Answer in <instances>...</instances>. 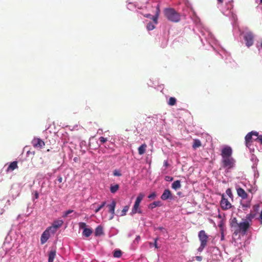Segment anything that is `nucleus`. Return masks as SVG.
Returning a JSON list of instances; mask_svg holds the SVG:
<instances>
[{"mask_svg":"<svg viewBox=\"0 0 262 262\" xmlns=\"http://www.w3.org/2000/svg\"><path fill=\"white\" fill-rule=\"evenodd\" d=\"M177 100L174 97H170L167 103L170 106H173L176 103Z\"/></svg>","mask_w":262,"mask_h":262,"instance_id":"28","label":"nucleus"},{"mask_svg":"<svg viewBox=\"0 0 262 262\" xmlns=\"http://www.w3.org/2000/svg\"><path fill=\"white\" fill-rule=\"evenodd\" d=\"M63 223V222L62 220L55 221L53 222L52 226L48 227L49 229H50L51 232L54 234L56 232L57 229L62 226Z\"/></svg>","mask_w":262,"mask_h":262,"instance_id":"10","label":"nucleus"},{"mask_svg":"<svg viewBox=\"0 0 262 262\" xmlns=\"http://www.w3.org/2000/svg\"><path fill=\"white\" fill-rule=\"evenodd\" d=\"M144 196V194L142 193H140L138 196H137L136 201L135 202L134 207L132 210L131 213L132 214H135L136 213H140L141 211L139 208L140 204L141 202V201L143 200V198Z\"/></svg>","mask_w":262,"mask_h":262,"instance_id":"6","label":"nucleus"},{"mask_svg":"<svg viewBox=\"0 0 262 262\" xmlns=\"http://www.w3.org/2000/svg\"><path fill=\"white\" fill-rule=\"evenodd\" d=\"M146 148L147 145L146 144H142L138 149L139 154L140 155H143L146 151Z\"/></svg>","mask_w":262,"mask_h":262,"instance_id":"21","label":"nucleus"},{"mask_svg":"<svg viewBox=\"0 0 262 262\" xmlns=\"http://www.w3.org/2000/svg\"><path fill=\"white\" fill-rule=\"evenodd\" d=\"M197 28L201 33L200 38L204 45H205L204 40H205L207 42H208L213 50L216 51L222 58H224L223 55L227 56L228 54L222 47H217V41L215 39L207 28L205 27L202 24L198 25Z\"/></svg>","mask_w":262,"mask_h":262,"instance_id":"1","label":"nucleus"},{"mask_svg":"<svg viewBox=\"0 0 262 262\" xmlns=\"http://www.w3.org/2000/svg\"><path fill=\"white\" fill-rule=\"evenodd\" d=\"M220 204L223 210H228L232 207L231 203L229 202L228 199L225 198L224 196L222 198Z\"/></svg>","mask_w":262,"mask_h":262,"instance_id":"12","label":"nucleus"},{"mask_svg":"<svg viewBox=\"0 0 262 262\" xmlns=\"http://www.w3.org/2000/svg\"><path fill=\"white\" fill-rule=\"evenodd\" d=\"M253 210L255 212V215L259 213V219L260 223L262 224V203H259L253 206Z\"/></svg>","mask_w":262,"mask_h":262,"instance_id":"15","label":"nucleus"},{"mask_svg":"<svg viewBox=\"0 0 262 262\" xmlns=\"http://www.w3.org/2000/svg\"><path fill=\"white\" fill-rule=\"evenodd\" d=\"M165 15L171 21L177 23L180 20V14L173 8H165Z\"/></svg>","mask_w":262,"mask_h":262,"instance_id":"3","label":"nucleus"},{"mask_svg":"<svg viewBox=\"0 0 262 262\" xmlns=\"http://www.w3.org/2000/svg\"><path fill=\"white\" fill-rule=\"evenodd\" d=\"M160 205H161V202L160 201H156V202H154L151 203L149 205V208H151V209H153V208H155L156 207L159 206Z\"/></svg>","mask_w":262,"mask_h":262,"instance_id":"29","label":"nucleus"},{"mask_svg":"<svg viewBox=\"0 0 262 262\" xmlns=\"http://www.w3.org/2000/svg\"><path fill=\"white\" fill-rule=\"evenodd\" d=\"M119 188V186L118 184H115L114 185H111L110 187V191L112 193H115Z\"/></svg>","mask_w":262,"mask_h":262,"instance_id":"27","label":"nucleus"},{"mask_svg":"<svg viewBox=\"0 0 262 262\" xmlns=\"http://www.w3.org/2000/svg\"><path fill=\"white\" fill-rule=\"evenodd\" d=\"M79 227L80 229H83L84 230V229H86V225L85 223L83 222H80L79 223Z\"/></svg>","mask_w":262,"mask_h":262,"instance_id":"34","label":"nucleus"},{"mask_svg":"<svg viewBox=\"0 0 262 262\" xmlns=\"http://www.w3.org/2000/svg\"><path fill=\"white\" fill-rule=\"evenodd\" d=\"M226 194L230 198L232 196V192L230 189L228 188L226 191Z\"/></svg>","mask_w":262,"mask_h":262,"instance_id":"38","label":"nucleus"},{"mask_svg":"<svg viewBox=\"0 0 262 262\" xmlns=\"http://www.w3.org/2000/svg\"><path fill=\"white\" fill-rule=\"evenodd\" d=\"M255 138V136H252V138Z\"/></svg>","mask_w":262,"mask_h":262,"instance_id":"58","label":"nucleus"},{"mask_svg":"<svg viewBox=\"0 0 262 262\" xmlns=\"http://www.w3.org/2000/svg\"><path fill=\"white\" fill-rule=\"evenodd\" d=\"M222 12L224 15L230 18L233 28H234L235 27V24L234 23H235L237 20V16L234 13L233 5L232 1H229L228 3H226L225 6L222 8Z\"/></svg>","mask_w":262,"mask_h":262,"instance_id":"2","label":"nucleus"},{"mask_svg":"<svg viewBox=\"0 0 262 262\" xmlns=\"http://www.w3.org/2000/svg\"><path fill=\"white\" fill-rule=\"evenodd\" d=\"M258 138V133L255 131H252L245 136L246 145L247 147L250 145L251 140L257 141Z\"/></svg>","mask_w":262,"mask_h":262,"instance_id":"7","label":"nucleus"},{"mask_svg":"<svg viewBox=\"0 0 262 262\" xmlns=\"http://www.w3.org/2000/svg\"><path fill=\"white\" fill-rule=\"evenodd\" d=\"M249 226V221L247 220L241 222L239 224L237 223V228L235 230L234 233L237 234L239 233H241L242 235H245Z\"/></svg>","mask_w":262,"mask_h":262,"instance_id":"4","label":"nucleus"},{"mask_svg":"<svg viewBox=\"0 0 262 262\" xmlns=\"http://www.w3.org/2000/svg\"><path fill=\"white\" fill-rule=\"evenodd\" d=\"M156 197V193L155 192H152L150 195H148V198L149 199H154Z\"/></svg>","mask_w":262,"mask_h":262,"instance_id":"39","label":"nucleus"},{"mask_svg":"<svg viewBox=\"0 0 262 262\" xmlns=\"http://www.w3.org/2000/svg\"><path fill=\"white\" fill-rule=\"evenodd\" d=\"M95 205H96V204H93L91 206L93 207H94Z\"/></svg>","mask_w":262,"mask_h":262,"instance_id":"55","label":"nucleus"},{"mask_svg":"<svg viewBox=\"0 0 262 262\" xmlns=\"http://www.w3.org/2000/svg\"><path fill=\"white\" fill-rule=\"evenodd\" d=\"M106 204V202H103L95 210V213L98 212Z\"/></svg>","mask_w":262,"mask_h":262,"instance_id":"33","label":"nucleus"},{"mask_svg":"<svg viewBox=\"0 0 262 262\" xmlns=\"http://www.w3.org/2000/svg\"><path fill=\"white\" fill-rule=\"evenodd\" d=\"M56 255V251L55 250H51L49 253L48 262H53Z\"/></svg>","mask_w":262,"mask_h":262,"instance_id":"20","label":"nucleus"},{"mask_svg":"<svg viewBox=\"0 0 262 262\" xmlns=\"http://www.w3.org/2000/svg\"><path fill=\"white\" fill-rule=\"evenodd\" d=\"M164 164H165V167L167 166V162L165 161Z\"/></svg>","mask_w":262,"mask_h":262,"instance_id":"53","label":"nucleus"},{"mask_svg":"<svg viewBox=\"0 0 262 262\" xmlns=\"http://www.w3.org/2000/svg\"><path fill=\"white\" fill-rule=\"evenodd\" d=\"M17 168H18L17 162L13 161L10 164V165H9V166L8 167V168L6 170V171L7 172L12 171Z\"/></svg>","mask_w":262,"mask_h":262,"instance_id":"18","label":"nucleus"},{"mask_svg":"<svg viewBox=\"0 0 262 262\" xmlns=\"http://www.w3.org/2000/svg\"><path fill=\"white\" fill-rule=\"evenodd\" d=\"M219 227L220 228L221 231H223V225H222V223L221 222L220 224L219 225Z\"/></svg>","mask_w":262,"mask_h":262,"instance_id":"48","label":"nucleus"},{"mask_svg":"<svg viewBox=\"0 0 262 262\" xmlns=\"http://www.w3.org/2000/svg\"><path fill=\"white\" fill-rule=\"evenodd\" d=\"M243 207H247V208H248V207H250V203H247V204H245V205L243 204Z\"/></svg>","mask_w":262,"mask_h":262,"instance_id":"47","label":"nucleus"},{"mask_svg":"<svg viewBox=\"0 0 262 262\" xmlns=\"http://www.w3.org/2000/svg\"><path fill=\"white\" fill-rule=\"evenodd\" d=\"M237 194L242 199H246L247 197V194L245 191L242 188H238L236 189Z\"/></svg>","mask_w":262,"mask_h":262,"instance_id":"19","label":"nucleus"},{"mask_svg":"<svg viewBox=\"0 0 262 262\" xmlns=\"http://www.w3.org/2000/svg\"><path fill=\"white\" fill-rule=\"evenodd\" d=\"M244 38L246 41V45L247 47L251 46L253 43L254 36L252 32H248L244 35Z\"/></svg>","mask_w":262,"mask_h":262,"instance_id":"9","label":"nucleus"},{"mask_svg":"<svg viewBox=\"0 0 262 262\" xmlns=\"http://www.w3.org/2000/svg\"><path fill=\"white\" fill-rule=\"evenodd\" d=\"M201 146V143L200 140L195 139L193 140V142L192 144V147L194 149H196Z\"/></svg>","mask_w":262,"mask_h":262,"instance_id":"26","label":"nucleus"},{"mask_svg":"<svg viewBox=\"0 0 262 262\" xmlns=\"http://www.w3.org/2000/svg\"><path fill=\"white\" fill-rule=\"evenodd\" d=\"M161 198L162 199L164 200V193L161 195Z\"/></svg>","mask_w":262,"mask_h":262,"instance_id":"52","label":"nucleus"},{"mask_svg":"<svg viewBox=\"0 0 262 262\" xmlns=\"http://www.w3.org/2000/svg\"><path fill=\"white\" fill-rule=\"evenodd\" d=\"M32 144L35 148H43L45 145V142L39 138H34L32 141Z\"/></svg>","mask_w":262,"mask_h":262,"instance_id":"14","label":"nucleus"},{"mask_svg":"<svg viewBox=\"0 0 262 262\" xmlns=\"http://www.w3.org/2000/svg\"><path fill=\"white\" fill-rule=\"evenodd\" d=\"M251 216L252 217H253V216H252L251 214H248V215H247V218L248 219H250V217H251Z\"/></svg>","mask_w":262,"mask_h":262,"instance_id":"50","label":"nucleus"},{"mask_svg":"<svg viewBox=\"0 0 262 262\" xmlns=\"http://www.w3.org/2000/svg\"><path fill=\"white\" fill-rule=\"evenodd\" d=\"M154 23L149 22L146 26V28L148 31L152 30L155 28Z\"/></svg>","mask_w":262,"mask_h":262,"instance_id":"32","label":"nucleus"},{"mask_svg":"<svg viewBox=\"0 0 262 262\" xmlns=\"http://www.w3.org/2000/svg\"><path fill=\"white\" fill-rule=\"evenodd\" d=\"M165 180L167 181H171L173 180V178L169 176L165 177Z\"/></svg>","mask_w":262,"mask_h":262,"instance_id":"40","label":"nucleus"},{"mask_svg":"<svg viewBox=\"0 0 262 262\" xmlns=\"http://www.w3.org/2000/svg\"><path fill=\"white\" fill-rule=\"evenodd\" d=\"M258 140L262 144V136H258V138L257 140V141Z\"/></svg>","mask_w":262,"mask_h":262,"instance_id":"46","label":"nucleus"},{"mask_svg":"<svg viewBox=\"0 0 262 262\" xmlns=\"http://www.w3.org/2000/svg\"><path fill=\"white\" fill-rule=\"evenodd\" d=\"M34 196H35V198L36 199H37L38 198L39 195H38V193L37 192V191H35Z\"/></svg>","mask_w":262,"mask_h":262,"instance_id":"43","label":"nucleus"},{"mask_svg":"<svg viewBox=\"0 0 262 262\" xmlns=\"http://www.w3.org/2000/svg\"><path fill=\"white\" fill-rule=\"evenodd\" d=\"M222 167L229 170L233 168L235 166V160L232 157L222 159Z\"/></svg>","mask_w":262,"mask_h":262,"instance_id":"5","label":"nucleus"},{"mask_svg":"<svg viewBox=\"0 0 262 262\" xmlns=\"http://www.w3.org/2000/svg\"><path fill=\"white\" fill-rule=\"evenodd\" d=\"M140 239V236H139L137 237L136 239Z\"/></svg>","mask_w":262,"mask_h":262,"instance_id":"56","label":"nucleus"},{"mask_svg":"<svg viewBox=\"0 0 262 262\" xmlns=\"http://www.w3.org/2000/svg\"><path fill=\"white\" fill-rule=\"evenodd\" d=\"M154 245L156 248H158L157 244V239H155Z\"/></svg>","mask_w":262,"mask_h":262,"instance_id":"49","label":"nucleus"},{"mask_svg":"<svg viewBox=\"0 0 262 262\" xmlns=\"http://www.w3.org/2000/svg\"><path fill=\"white\" fill-rule=\"evenodd\" d=\"M51 230L49 229V228H48L41 234V238H40V243L42 245L45 244L48 239L50 237V233Z\"/></svg>","mask_w":262,"mask_h":262,"instance_id":"13","label":"nucleus"},{"mask_svg":"<svg viewBox=\"0 0 262 262\" xmlns=\"http://www.w3.org/2000/svg\"><path fill=\"white\" fill-rule=\"evenodd\" d=\"M57 180L59 183H61L62 181V178L61 176H59L58 177Z\"/></svg>","mask_w":262,"mask_h":262,"instance_id":"45","label":"nucleus"},{"mask_svg":"<svg viewBox=\"0 0 262 262\" xmlns=\"http://www.w3.org/2000/svg\"><path fill=\"white\" fill-rule=\"evenodd\" d=\"M260 3H262V0H260Z\"/></svg>","mask_w":262,"mask_h":262,"instance_id":"59","label":"nucleus"},{"mask_svg":"<svg viewBox=\"0 0 262 262\" xmlns=\"http://www.w3.org/2000/svg\"><path fill=\"white\" fill-rule=\"evenodd\" d=\"M170 199L173 200V196L172 195L171 192L168 189H165V200Z\"/></svg>","mask_w":262,"mask_h":262,"instance_id":"25","label":"nucleus"},{"mask_svg":"<svg viewBox=\"0 0 262 262\" xmlns=\"http://www.w3.org/2000/svg\"><path fill=\"white\" fill-rule=\"evenodd\" d=\"M260 46H261V48H262V41H261V43Z\"/></svg>","mask_w":262,"mask_h":262,"instance_id":"57","label":"nucleus"},{"mask_svg":"<svg viewBox=\"0 0 262 262\" xmlns=\"http://www.w3.org/2000/svg\"><path fill=\"white\" fill-rule=\"evenodd\" d=\"M232 149L231 147L225 145L221 150L222 159L232 157Z\"/></svg>","mask_w":262,"mask_h":262,"instance_id":"8","label":"nucleus"},{"mask_svg":"<svg viewBox=\"0 0 262 262\" xmlns=\"http://www.w3.org/2000/svg\"><path fill=\"white\" fill-rule=\"evenodd\" d=\"M221 241H223L224 239V232L223 231H222V232H221Z\"/></svg>","mask_w":262,"mask_h":262,"instance_id":"44","label":"nucleus"},{"mask_svg":"<svg viewBox=\"0 0 262 262\" xmlns=\"http://www.w3.org/2000/svg\"><path fill=\"white\" fill-rule=\"evenodd\" d=\"M157 12L156 14L154 16H152L150 14H145L144 16L145 17L149 18L150 19H152L154 24L156 25L158 23V18L159 16V9L158 7V5L156 7Z\"/></svg>","mask_w":262,"mask_h":262,"instance_id":"16","label":"nucleus"},{"mask_svg":"<svg viewBox=\"0 0 262 262\" xmlns=\"http://www.w3.org/2000/svg\"><path fill=\"white\" fill-rule=\"evenodd\" d=\"M103 228L101 226H98L95 231V234L96 236H100L103 234Z\"/></svg>","mask_w":262,"mask_h":262,"instance_id":"23","label":"nucleus"},{"mask_svg":"<svg viewBox=\"0 0 262 262\" xmlns=\"http://www.w3.org/2000/svg\"><path fill=\"white\" fill-rule=\"evenodd\" d=\"M206 246V245H205L200 244V247L198 249V251L199 252H202Z\"/></svg>","mask_w":262,"mask_h":262,"instance_id":"36","label":"nucleus"},{"mask_svg":"<svg viewBox=\"0 0 262 262\" xmlns=\"http://www.w3.org/2000/svg\"><path fill=\"white\" fill-rule=\"evenodd\" d=\"M181 187V185L180 180H177L174 181L171 185V188L175 190H177V189L180 188Z\"/></svg>","mask_w":262,"mask_h":262,"instance_id":"22","label":"nucleus"},{"mask_svg":"<svg viewBox=\"0 0 262 262\" xmlns=\"http://www.w3.org/2000/svg\"><path fill=\"white\" fill-rule=\"evenodd\" d=\"M113 175L114 176H118V177H120V176H121L122 174L120 172V171L119 170H118L117 169H115L114 171H113Z\"/></svg>","mask_w":262,"mask_h":262,"instance_id":"35","label":"nucleus"},{"mask_svg":"<svg viewBox=\"0 0 262 262\" xmlns=\"http://www.w3.org/2000/svg\"><path fill=\"white\" fill-rule=\"evenodd\" d=\"M93 233V230L90 228H86L83 230L82 235L86 237H89Z\"/></svg>","mask_w":262,"mask_h":262,"instance_id":"24","label":"nucleus"},{"mask_svg":"<svg viewBox=\"0 0 262 262\" xmlns=\"http://www.w3.org/2000/svg\"><path fill=\"white\" fill-rule=\"evenodd\" d=\"M129 206H125L124 207L123 209L121 211L120 216H122L126 215L127 211L128 210Z\"/></svg>","mask_w":262,"mask_h":262,"instance_id":"30","label":"nucleus"},{"mask_svg":"<svg viewBox=\"0 0 262 262\" xmlns=\"http://www.w3.org/2000/svg\"><path fill=\"white\" fill-rule=\"evenodd\" d=\"M218 2L219 3H223V0H217Z\"/></svg>","mask_w":262,"mask_h":262,"instance_id":"54","label":"nucleus"},{"mask_svg":"<svg viewBox=\"0 0 262 262\" xmlns=\"http://www.w3.org/2000/svg\"><path fill=\"white\" fill-rule=\"evenodd\" d=\"M201 244L207 245L208 236L204 230H201L198 234Z\"/></svg>","mask_w":262,"mask_h":262,"instance_id":"11","label":"nucleus"},{"mask_svg":"<svg viewBox=\"0 0 262 262\" xmlns=\"http://www.w3.org/2000/svg\"><path fill=\"white\" fill-rule=\"evenodd\" d=\"M254 159H255V161H258V160L256 158L254 157V156H252L251 158V160H254Z\"/></svg>","mask_w":262,"mask_h":262,"instance_id":"51","label":"nucleus"},{"mask_svg":"<svg viewBox=\"0 0 262 262\" xmlns=\"http://www.w3.org/2000/svg\"><path fill=\"white\" fill-rule=\"evenodd\" d=\"M113 255L115 257L119 258L122 255V252L120 250H116L114 252Z\"/></svg>","mask_w":262,"mask_h":262,"instance_id":"31","label":"nucleus"},{"mask_svg":"<svg viewBox=\"0 0 262 262\" xmlns=\"http://www.w3.org/2000/svg\"><path fill=\"white\" fill-rule=\"evenodd\" d=\"M195 259L198 261H201L202 260V257L201 256H195Z\"/></svg>","mask_w":262,"mask_h":262,"instance_id":"41","label":"nucleus"},{"mask_svg":"<svg viewBox=\"0 0 262 262\" xmlns=\"http://www.w3.org/2000/svg\"><path fill=\"white\" fill-rule=\"evenodd\" d=\"M73 210H68L65 213V216H67L69 214L73 212Z\"/></svg>","mask_w":262,"mask_h":262,"instance_id":"42","label":"nucleus"},{"mask_svg":"<svg viewBox=\"0 0 262 262\" xmlns=\"http://www.w3.org/2000/svg\"><path fill=\"white\" fill-rule=\"evenodd\" d=\"M99 141L101 143H104L107 141V139L103 137H100L99 138Z\"/></svg>","mask_w":262,"mask_h":262,"instance_id":"37","label":"nucleus"},{"mask_svg":"<svg viewBox=\"0 0 262 262\" xmlns=\"http://www.w3.org/2000/svg\"><path fill=\"white\" fill-rule=\"evenodd\" d=\"M116 203L115 201H113L110 204L107 205V207L108 208V212L112 214L111 219H112L115 214V209Z\"/></svg>","mask_w":262,"mask_h":262,"instance_id":"17","label":"nucleus"}]
</instances>
